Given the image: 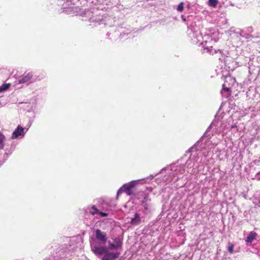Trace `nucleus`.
<instances>
[{
	"instance_id": "nucleus-24",
	"label": "nucleus",
	"mask_w": 260,
	"mask_h": 260,
	"mask_svg": "<svg viewBox=\"0 0 260 260\" xmlns=\"http://www.w3.org/2000/svg\"><path fill=\"white\" fill-rule=\"evenodd\" d=\"M255 176L258 180H260V172L257 173Z\"/></svg>"
},
{
	"instance_id": "nucleus-2",
	"label": "nucleus",
	"mask_w": 260,
	"mask_h": 260,
	"mask_svg": "<svg viewBox=\"0 0 260 260\" xmlns=\"http://www.w3.org/2000/svg\"><path fill=\"white\" fill-rule=\"evenodd\" d=\"M107 241V237L105 232L100 229L95 231L94 235L91 238L90 244L104 245Z\"/></svg>"
},
{
	"instance_id": "nucleus-15",
	"label": "nucleus",
	"mask_w": 260,
	"mask_h": 260,
	"mask_svg": "<svg viewBox=\"0 0 260 260\" xmlns=\"http://www.w3.org/2000/svg\"><path fill=\"white\" fill-rule=\"evenodd\" d=\"M141 218L140 215L136 213L135 214L134 217L131 218L130 223L133 225H137L141 223Z\"/></svg>"
},
{
	"instance_id": "nucleus-20",
	"label": "nucleus",
	"mask_w": 260,
	"mask_h": 260,
	"mask_svg": "<svg viewBox=\"0 0 260 260\" xmlns=\"http://www.w3.org/2000/svg\"><path fill=\"white\" fill-rule=\"evenodd\" d=\"M218 4V1L217 0H209L208 1V5L209 6L212 7H215Z\"/></svg>"
},
{
	"instance_id": "nucleus-7",
	"label": "nucleus",
	"mask_w": 260,
	"mask_h": 260,
	"mask_svg": "<svg viewBox=\"0 0 260 260\" xmlns=\"http://www.w3.org/2000/svg\"><path fill=\"white\" fill-rule=\"evenodd\" d=\"M222 125V122L220 120L215 119L212 121L210 125L208 128V131L209 129H213V131L216 133H220L222 130L223 128H221Z\"/></svg>"
},
{
	"instance_id": "nucleus-10",
	"label": "nucleus",
	"mask_w": 260,
	"mask_h": 260,
	"mask_svg": "<svg viewBox=\"0 0 260 260\" xmlns=\"http://www.w3.org/2000/svg\"><path fill=\"white\" fill-rule=\"evenodd\" d=\"M120 253L118 252H111L108 249L107 252L104 255L102 260H115L119 257Z\"/></svg>"
},
{
	"instance_id": "nucleus-18",
	"label": "nucleus",
	"mask_w": 260,
	"mask_h": 260,
	"mask_svg": "<svg viewBox=\"0 0 260 260\" xmlns=\"http://www.w3.org/2000/svg\"><path fill=\"white\" fill-rule=\"evenodd\" d=\"M6 140L5 135L0 131V149H3L4 147V142Z\"/></svg>"
},
{
	"instance_id": "nucleus-14",
	"label": "nucleus",
	"mask_w": 260,
	"mask_h": 260,
	"mask_svg": "<svg viewBox=\"0 0 260 260\" xmlns=\"http://www.w3.org/2000/svg\"><path fill=\"white\" fill-rule=\"evenodd\" d=\"M123 192H125L128 196L132 194V188L127 186L126 184H124L117 191V196Z\"/></svg>"
},
{
	"instance_id": "nucleus-9",
	"label": "nucleus",
	"mask_w": 260,
	"mask_h": 260,
	"mask_svg": "<svg viewBox=\"0 0 260 260\" xmlns=\"http://www.w3.org/2000/svg\"><path fill=\"white\" fill-rule=\"evenodd\" d=\"M236 82L235 78L231 76L226 77L225 78V83L222 85V89L227 92H231V88L230 87L226 86L227 85H234Z\"/></svg>"
},
{
	"instance_id": "nucleus-4",
	"label": "nucleus",
	"mask_w": 260,
	"mask_h": 260,
	"mask_svg": "<svg viewBox=\"0 0 260 260\" xmlns=\"http://www.w3.org/2000/svg\"><path fill=\"white\" fill-rule=\"evenodd\" d=\"M196 38V40H194L193 42L196 44L198 45H203L205 46V49L207 50V51L209 52L210 54H213L216 53L217 51L215 50L212 49V47H211V49H210L208 46H205L207 42V41H205V44H204V42L202 41L203 38L200 33H196L194 34V39Z\"/></svg>"
},
{
	"instance_id": "nucleus-1",
	"label": "nucleus",
	"mask_w": 260,
	"mask_h": 260,
	"mask_svg": "<svg viewBox=\"0 0 260 260\" xmlns=\"http://www.w3.org/2000/svg\"><path fill=\"white\" fill-rule=\"evenodd\" d=\"M66 2L64 3L62 5L63 9L64 11L67 12L70 14H76L79 15L83 17H86L88 18L89 20L92 22H98L99 20L94 19L92 17V12L89 11H80V12L78 11V8L76 7L72 6V5H75L79 0H63Z\"/></svg>"
},
{
	"instance_id": "nucleus-5",
	"label": "nucleus",
	"mask_w": 260,
	"mask_h": 260,
	"mask_svg": "<svg viewBox=\"0 0 260 260\" xmlns=\"http://www.w3.org/2000/svg\"><path fill=\"white\" fill-rule=\"evenodd\" d=\"M100 244H90L92 251L98 256L104 255L107 252L108 248L107 247Z\"/></svg>"
},
{
	"instance_id": "nucleus-28",
	"label": "nucleus",
	"mask_w": 260,
	"mask_h": 260,
	"mask_svg": "<svg viewBox=\"0 0 260 260\" xmlns=\"http://www.w3.org/2000/svg\"><path fill=\"white\" fill-rule=\"evenodd\" d=\"M249 31H252V28H249Z\"/></svg>"
},
{
	"instance_id": "nucleus-13",
	"label": "nucleus",
	"mask_w": 260,
	"mask_h": 260,
	"mask_svg": "<svg viewBox=\"0 0 260 260\" xmlns=\"http://www.w3.org/2000/svg\"><path fill=\"white\" fill-rule=\"evenodd\" d=\"M166 169L171 171V172L170 173V175L171 176H177L179 173L178 166L176 164L171 165L170 167H168L167 168L163 169L161 171H163Z\"/></svg>"
},
{
	"instance_id": "nucleus-16",
	"label": "nucleus",
	"mask_w": 260,
	"mask_h": 260,
	"mask_svg": "<svg viewBox=\"0 0 260 260\" xmlns=\"http://www.w3.org/2000/svg\"><path fill=\"white\" fill-rule=\"evenodd\" d=\"M256 236V233L254 231H251L247 237L245 241L247 243H250L255 239Z\"/></svg>"
},
{
	"instance_id": "nucleus-17",
	"label": "nucleus",
	"mask_w": 260,
	"mask_h": 260,
	"mask_svg": "<svg viewBox=\"0 0 260 260\" xmlns=\"http://www.w3.org/2000/svg\"><path fill=\"white\" fill-rule=\"evenodd\" d=\"M200 142L198 141L196 143L192 146L187 151V152H194L199 150V148H198L200 145Z\"/></svg>"
},
{
	"instance_id": "nucleus-3",
	"label": "nucleus",
	"mask_w": 260,
	"mask_h": 260,
	"mask_svg": "<svg viewBox=\"0 0 260 260\" xmlns=\"http://www.w3.org/2000/svg\"><path fill=\"white\" fill-rule=\"evenodd\" d=\"M88 210L90 214L95 216L98 219L107 217L111 214V211L109 209L104 210V211H101L94 206L88 208Z\"/></svg>"
},
{
	"instance_id": "nucleus-27",
	"label": "nucleus",
	"mask_w": 260,
	"mask_h": 260,
	"mask_svg": "<svg viewBox=\"0 0 260 260\" xmlns=\"http://www.w3.org/2000/svg\"><path fill=\"white\" fill-rule=\"evenodd\" d=\"M236 127V125H232V128H234V127Z\"/></svg>"
},
{
	"instance_id": "nucleus-26",
	"label": "nucleus",
	"mask_w": 260,
	"mask_h": 260,
	"mask_svg": "<svg viewBox=\"0 0 260 260\" xmlns=\"http://www.w3.org/2000/svg\"><path fill=\"white\" fill-rule=\"evenodd\" d=\"M176 9H177V10L178 11H179V5H178V6H177Z\"/></svg>"
},
{
	"instance_id": "nucleus-29",
	"label": "nucleus",
	"mask_w": 260,
	"mask_h": 260,
	"mask_svg": "<svg viewBox=\"0 0 260 260\" xmlns=\"http://www.w3.org/2000/svg\"><path fill=\"white\" fill-rule=\"evenodd\" d=\"M207 132H208V131H207L206 132V133H205V134H207Z\"/></svg>"
},
{
	"instance_id": "nucleus-6",
	"label": "nucleus",
	"mask_w": 260,
	"mask_h": 260,
	"mask_svg": "<svg viewBox=\"0 0 260 260\" xmlns=\"http://www.w3.org/2000/svg\"><path fill=\"white\" fill-rule=\"evenodd\" d=\"M108 250L117 249L122 245V241L119 238H112L108 241Z\"/></svg>"
},
{
	"instance_id": "nucleus-25",
	"label": "nucleus",
	"mask_w": 260,
	"mask_h": 260,
	"mask_svg": "<svg viewBox=\"0 0 260 260\" xmlns=\"http://www.w3.org/2000/svg\"><path fill=\"white\" fill-rule=\"evenodd\" d=\"M181 19L184 22H185L186 21V18L184 15L181 16Z\"/></svg>"
},
{
	"instance_id": "nucleus-11",
	"label": "nucleus",
	"mask_w": 260,
	"mask_h": 260,
	"mask_svg": "<svg viewBox=\"0 0 260 260\" xmlns=\"http://www.w3.org/2000/svg\"><path fill=\"white\" fill-rule=\"evenodd\" d=\"M150 201V199L149 198L148 195H146L142 201V206L145 210L144 211L145 214H147L150 211L151 205L150 204L147 203V202Z\"/></svg>"
},
{
	"instance_id": "nucleus-8",
	"label": "nucleus",
	"mask_w": 260,
	"mask_h": 260,
	"mask_svg": "<svg viewBox=\"0 0 260 260\" xmlns=\"http://www.w3.org/2000/svg\"><path fill=\"white\" fill-rule=\"evenodd\" d=\"M24 136V128L20 125H18L17 128L13 132L12 139L22 138Z\"/></svg>"
},
{
	"instance_id": "nucleus-22",
	"label": "nucleus",
	"mask_w": 260,
	"mask_h": 260,
	"mask_svg": "<svg viewBox=\"0 0 260 260\" xmlns=\"http://www.w3.org/2000/svg\"><path fill=\"white\" fill-rule=\"evenodd\" d=\"M234 244H232V243H229V244H228V250L229 251V252L230 253H233V251H234Z\"/></svg>"
},
{
	"instance_id": "nucleus-19",
	"label": "nucleus",
	"mask_w": 260,
	"mask_h": 260,
	"mask_svg": "<svg viewBox=\"0 0 260 260\" xmlns=\"http://www.w3.org/2000/svg\"><path fill=\"white\" fill-rule=\"evenodd\" d=\"M10 87V84L4 83L0 86V92L6 90Z\"/></svg>"
},
{
	"instance_id": "nucleus-21",
	"label": "nucleus",
	"mask_w": 260,
	"mask_h": 260,
	"mask_svg": "<svg viewBox=\"0 0 260 260\" xmlns=\"http://www.w3.org/2000/svg\"><path fill=\"white\" fill-rule=\"evenodd\" d=\"M138 181L137 180L132 181L128 183H126V184L127 186H129L130 188H132L137 184Z\"/></svg>"
},
{
	"instance_id": "nucleus-12",
	"label": "nucleus",
	"mask_w": 260,
	"mask_h": 260,
	"mask_svg": "<svg viewBox=\"0 0 260 260\" xmlns=\"http://www.w3.org/2000/svg\"><path fill=\"white\" fill-rule=\"evenodd\" d=\"M32 77L31 72L24 73L18 80L19 84H23L28 82Z\"/></svg>"
},
{
	"instance_id": "nucleus-23",
	"label": "nucleus",
	"mask_w": 260,
	"mask_h": 260,
	"mask_svg": "<svg viewBox=\"0 0 260 260\" xmlns=\"http://www.w3.org/2000/svg\"><path fill=\"white\" fill-rule=\"evenodd\" d=\"M183 10V3H180V12L182 11Z\"/></svg>"
}]
</instances>
